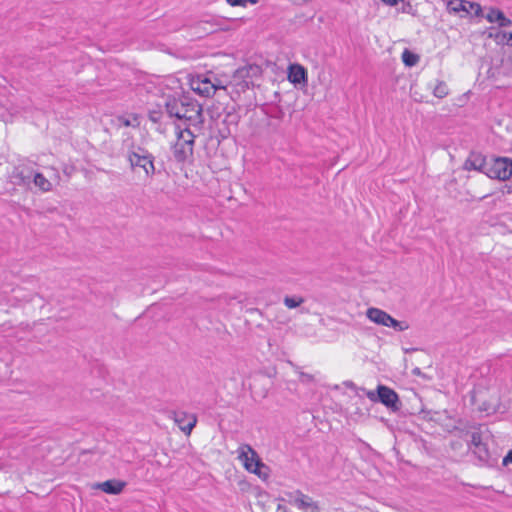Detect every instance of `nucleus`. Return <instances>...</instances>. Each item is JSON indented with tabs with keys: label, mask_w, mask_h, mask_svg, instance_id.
<instances>
[{
	"label": "nucleus",
	"mask_w": 512,
	"mask_h": 512,
	"mask_svg": "<svg viewBox=\"0 0 512 512\" xmlns=\"http://www.w3.org/2000/svg\"><path fill=\"white\" fill-rule=\"evenodd\" d=\"M485 18L490 23L497 22L500 27H509L512 24V21L498 8H490Z\"/></svg>",
	"instance_id": "18"
},
{
	"label": "nucleus",
	"mask_w": 512,
	"mask_h": 512,
	"mask_svg": "<svg viewBox=\"0 0 512 512\" xmlns=\"http://www.w3.org/2000/svg\"><path fill=\"white\" fill-rule=\"evenodd\" d=\"M165 111L169 117H174L178 120H185L190 123L202 122V106L195 100L188 96L182 97H167L165 104Z\"/></svg>",
	"instance_id": "1"
},
{
	"label": "nucleus",
	"mask_w": 512,
	"mask_h": 512,
	"mask_svg": "<svg viewBox=\"0 0 512 512\" xmlns=\"http://www.w3.org/2000/svg\"><path fill=\"white\" fill-rule=\"evenodd\" d=\"M226 2L232 6V7H236V6H241V7H244V3L242 0H226Z\"/></svg>",
	"instance_id": "29"
},
{
	"label": "nucleus",
	"mask_w": 512,
	"mask_h": 512,
	"mask_svg": "<svg viewBox=\"0 0 512 512\" xmlns=\"http://www.w3.org/2000/svg\"><path fill=\"white\" fill-rule=\"evenodd\" d=\"M304 302L303 297L298 296H285L284 304L286 307L293 309L299 307Z\"/></svg>",
	"instance_id": "25"
},
{
	"label": "nucleus",
	"mask_w": 512,
	"mask_h": 512,
	"mask_svg": "<svg viewBox=\"0 0 512 512\" xmlns=\"http://www.w3.org/2000/svg\"><path fill=\"white\" fill-rule=\"evenodd\" d=\"M239 450V458L243 461L246 470L259 477L267 476L263 469L268 470V467L261 461L257 452L251 446L244 445Z\"/></svg>",
	"instance_id": "6"
},
{
	"label": "nucleus",
	"mask_w": 512,
	"mask_h": 512,
	"mask_svg": "<svg viewBox=\"0 0 512 512\" xmlns=\"http://www.w3.org/2000/svg\"><path fill=\"white\" fill-rule=\"evenodd\" d=\"M123 124H124L125 126H127V127L131 125V124H130V121H129V120H127V119L123 121Z\"/></svg>",
	"instance_id": "37"
},
{
	"label": "nucleus",
	"mask_w": 512,
	"mask_h": 512,
	"mask_svg": "<svg viewBox=\"0 0 512 512\" xmlns=\"http://www.w3.org/2000/svg\"><path fill=\"white\" fill-rule=\"evenodd\" d=\"M290 503L302 512H320V507L310 496L300 490L288 494Z\"/></svg>",
	"instance_id": "11"
},
{
	"label": "nucleus",
	"mask_w": 512,
	"mask_h": 512,
	"mask_svg": "<svg viewBox=\"0 0 512 512\" xmlns=\"http://www.w3.org/2000/svg\"><path fill=\"white\" fill-rule=\"evenodd\" d=\"M262 68L257 64H248L239 67L232 75L231 83L238 93L245 92L254 87V79L261 77Z\"/></svg>",
	"instance_id": "3"
},
{
	"label": "nucleus",
	"mask_w": 512,
	"mask_h": 512,
	"mask_svg": "<svg viewBox=\"0 0 512 512\" xmlns=\"http://www.w3.org/2000/svg\"><path fill=\"white\" fill-rule=\"evenodd\" d=\"M174 421L179 429L186 435H190L196 426L197 417L195 414H189L183 411L174 412Z\"/></svg>",
	"instance_id": "15"
},
{
	"label": "nucleus",
	"mask_w": 512,
	"mask_h": 512,
	"mask_svg": "<svg viewBox=\"0 0 512 512\" xmlns=\"http://www.w3.org/2000/svg\"><path fill=\"white\" fill-rule=\"evenodd\" d=\"M470 447H473V453L480 462L489 464L490 452L487 443L483 441L481 432L473 431L471 433Z\"/></svg>",
	"instance_id": "12"
},
{
	"label": "nucleus",
	"mask_w": 512,
	"mask_h": 512,
	"mask_svg": "<svg viewBox=\"0 0 512 512\" xmlns=\"http://www.w3.org/2000/svg\"><path fill=\"white\" fill-rule=\"evenodd\" d=\"M177 129L178 141L173 146V156L177 162L183 163L189 155L193 154L195 135L189 128L181 130L177 127Z\"/></svg>",
	"instance_id": "5"
},
{
	"label": "nucleus",
	"mask_w": 512,
	"mask_h": 512,
	"mask_svg": "<svg viewBox=\"0 0 512 512\" xmlns=\"http://www.w3.org/2000/svg\"><path fill=\"white\" fill-rule=\"evenodd\" d=\"M368 319L378 325L392 327L396 331H405L409 328V325L406 321H398L393 318L387 312L379 309V308H368L366 313Z\"/></svg>",
	"instance_id": "7"
},
{
	"label": "nucleus",
	"mask_w": 512,
	"mask_h": 512,
	"mask_svg": "<svg viewBox=\"0 0 512 512\" xmlns=\"http://www.w3.org/2000/svg\"><path fill=\"white\" fill-rule=\"evenodd\" d=\"M506 45L512 47V32H509L507 35Z\"/></svg>",
	"instance_id": "33"
},
{
	"label": "nucleus",
	"mask_w": 512,
	"mask_h": 512,
	"mask_svg": "<svg viewBox=\"0 0 512 512\" xmlns=\"http://www.w3.org/2000/svg\"><path fill=\"white\" fill-rule=\"evenodd\" d=\"M216 24L212 22V20H200L191 26V28L195 29V33L198 34V37L201 38L205 35H209L216 31Z\"/></svg>",
	"instance_id": "19"
},
{
	"label": "nucleus",
	"mask_w": 512,
	"mask_h": 512,
	"mask_svg": "<svg viewBox=\"0 0 512 512\" xmlns=\"http://www.w3.org/2000/svg\"><path fill=\"white\" fill-rule=\"evenodd\" d=\"M509 158L501 156H490L488 158L485 175L491 179L500 181L509 180Z\"/></svg>",
	"instance_id": "8"
},
{
	"label": "nucleus",
	"mask_w": 512,
	"mask_h": 512,
	"mask_svg": "<svg viewBox=\"0 0 512 512\" xmlns=\"http://www.w3.org/2000/svg\"><path fill=\"white\" fill-rule=\"evenodd\" d=\"M360 390L365 393L371 402H379L393 412H397L401 409L402 404L398 394L395 390L386 385L379 384L374 391L366 390L365 388H360Z\"/></svg>",
	"instance_id": "2"
},
{
	"label": "nucleus",
	"mask_w": 512,
	"mask_h": 512,
	"mask_svg": "<svg viewBox=\"0 0 512 512\" xmlns=\"http://www.w3.org/2000/svg\"><path fill=\"white\" fill-rule=\"evenodd\" d=\"M280 123L281 122H278V121H275V120H269L267 125L268 127L271 129V131L273 132H279V129H280Z\"/></svg>",
	"instance_id": "28"
},
{
	"label": "nucleus",
	"mask_w": 512,
	"mask_h": 512,
	"mask_svg": "<svg viewBox=\"0 0 512 512\" xmlns=\"http://www.w3.org/2000/svg\"><path fill=\"white\" fill-rule=\"evenodd\" d=\"M154 160L155 157L147 149L140 146L128 152V161L131 168H142L145 175L150 178L156 174Z\"/></svg>",
	"instance_id": "4"
},
{
	"label": "nucleus",
	"mask_w": 512,
	"mask_h": 512,
	"mask_svg": "<svg viewBox=\"0 0 512 512\" xmlns=\"http://www.w3.org/2000/svg\"><path fill=\"white\" fill-rule=\"evenodd\" d=\"M508 463L512 464V450H510L507 455L503 459V464L507 465Z\"/></svg>",
	"instance_id": "31"
},
{
	"label": "nucleus",
	"mask_w": 512,
	"mask_h": 512,
	"mask_svg": "<svg viewBox=\"0 0 512 512\" xmlns=\"http://www.w3.org/2000/svg\"><path fill=\"white\" fill-rule=\"evenodd\" d=\"M34 184L39 187V189L43 192H48L52 188V184L50 181L42 174V173H35L32 176Z\"/></svg>",
	"instance_id": "21"
},
{
	"label": "nucleus",
	"mask_w": 512,
	"mask_h": 512,
	"mask_svg": "<svg viewBox=\"0 0 512 512\" xmlns=\"http://www.w3.org/2000/svg\"><path fill=\"white\" fill-rule=\"evenodd\" d=\"M508 33L500 30H495L494 32H489L488 37L495 39L497 44H506Z\"/></svg>",
	"instance_id": "26"
},
{
	"label": "nucleus",
	"mask_w": 512,
	"mask_h": 512,
	"mask_svg": "<svg viewBox=\"0 0 512 512\" xmlns=\"http://www.w3.org/2000/svg\"><path fill=\"white\" fill-rule=\"evenodd\" d=\"M344 384L349 389H353V390L358 389L357 386L352 381H346V382H344Z\"/></svg>",
	"instance_id": "32"
},
{
	"label": "nucleus",
	"mask_w": 512,
	"mask_h": 512,
	"mask_svg": "<svg viewBox=\"0 0 512 512\" xmlns=\"http://www.w3.org/2000/svg\"><path fill=\"white\" fill-rule=\"evenodd\" d=\"M148 119L153 123H160L162 119L161 110H150L148 112Z\"/></svg>",
	"instance_id": "27"
},
{
	"label": "nucleus",
	"mask_w": 512,
	"mask_h": 512,
	"mask_svg": "<svg viewBox=\"0 0 512 512\" xmlns=\"http://www.w3.org/2000/svg\"><path fill=\"white\" fill-rule=\"evenodd\" d=\"M243 3H244V7L246 6L247 3H250V4H257L258 3V0H242Z\"/></svg>",
	"instance_id": "35"
},
{
	"label": "nucleus",
	"mask_w": 512,
	"mask_h": 512,
	"mask_svg": "<svg viewBox=\"0 0 512 512\" xmlns=\"http://www.w3.org/2000/svg\"><path fill=\"white\" fill-rule=\"evenodd\" d=\"M126 483L121 480L116 479H110L107 481H104L102 483H99L97 487L101 489L103 492L110 494V495H118L120 494L123 489L125 488Z\"/></svg>",
	"instance_id": "17"
},
{
	"label": "nucleus",
	"mask_w": 512,
	"mask_h": 512,
	"mask_svg": "<svg viewBox=\"0 0 512 512\" xmlns=\"http://www.w3.org/2000/svg\"><path fill=\"white\" fill-rule=\"evenodd\" d=\"M488 158L480 152L472 151L465 160L463 168L467 171L475 170L485 174Z\"/></svg>",
	"instance_id": "14"
},
{
	"label": "nucleus",
	"mask_w": 512,
	"mask_h": 512,
	"mask_svg": "<svg viewBox=\"0 0 512 512\" xmlns=\"http://www.w3.org/2000/svg\"><path fill=\"white\" fill-rule=\"evenodd\" d=\"M266 115L268 116L269 120L281 122L284 118L285 113L281 107L277 105H272L266 109Z\"/></svg>",
	"instance_id": "23"
},
{
	"label": "nucleus",
	"mask_w": 512,
	"mask_h": 512,
	"mask_svg": "<svg viewBox=\"0 0 512 512\" xmlns=\"http://www.w3.org/2000/svg\"><path fill=\"white\" fill-rule=\"evenodd\" d=\"M191 88L203 97H211L218 89H225L219 81L214 82L207 75H197L195 78H192Z\"/></svg>",
	"instance_id": "10"
},
{
	"label": "nucleus",
	"mask_w": 512,
	"mask_h": 512,
	"mask_svg": "<svg viewBox=\"0 0 512 512\" xmlns=\"http://www.w3.org/2000/svg\"><path fill=\"white\" fill-rule=\"evenodd\" d=\"M33 170L26 165H18L14 167L9 174L10 182L18 186H28L31 183Z\"/></svg>",
	"instance_id": "13"
},
{
	"label": "nucleus",
	"mask_w": 512,
	"mask_h": 512,
	"mask_svg": "<svg viewBox=\"0 0 512 512\" xmlns=\"http://www.w3.org/2000/svg\"><path fill=\"white\" fill-rule=\"evenodd\" d=\"M508 172H509V179L512 178V159L509 158V168H508Z\"/></svg>",
	"instance_id": "34"
},
{
	"label": "nucleus",
	"mask_w": 512,
	"mask_h": 512,
	"mask_svg": "<svg viewBox=\"0 0 512 512\" xmlns=\"http://www.w3.org/2000/svg\"><path fill=\"white\" fill-rule=\"evenodd\" d=\"M447 11L450 14H459L460 17L480 16L482 7L479 3L467 0H450L447 2Z\"/></svg>",
	"instance_id": "9"
},
{
	"label": "nucleus",
	"mask_w": 512,
	"mask_h": 512,
	"mask_svg": "<svg viewBox=\"0 0 512 512\" xmlns=\"http://www.w3.org/2000/svg\"><path fill=\"white\" fill-rule=\"evenodd\" d=\"M419 60L420 56L407 48L402 52V61L407 67L415 66Z\"/></svg>",
	"instance_id": "22"
},
{
	"label": "nucleus",
	"mask_w": 512,
	"mask_h": 512,
	"mask_svg": "<svg viewBox=\"0 0 512 512\" xmlns=\"http://www.w3.org/2000/svg\"><path fill=\"white\" fill-rule=\"evenodd\" d=\"M300 379H301V381L311 382V381H313V376L302 372V373H300Z\"/></svg>",
	"instance_id": "30"
},
{
	"label": "nucleus",
	"mask_w": 512,
	"mask_h": 512,
	"mask_svg": "<svg viewBox=\"0 0 512 512\" xmlns=\"http://www.w3.org/2000/svg\"><path fill=\"white\" fill-rule=\"evenodd\" d=\"M240 121V115L235 109V107H231L230 109L225 108L224 110V118L222 120L223 124L226 125V129L228 133H230V127H237Z\"/></svg>",
	"instance_id": "20"
},
{
	"label": "nucleus",
	"mask_w": 512,
	"mask_h": 512,
	"mask_svg": "<svg viewBox=\"0 0 512 512\" xmlns=\"http://www.w3.org/2000/svg\"><path fill=\"white\" fill-rule=\"evenodd\" d=\"M449 89L444 81H439L433 89V95L437 98H444L448 95Z\"/></svg>",
	"instance_id": "24"
},
{
	"label": "nucleus",
	"mask_w": 512,
	"mask_h": 512,
	"mask_svg": "<svg viewBox=\"0 0 512 512\" xmlns=\"http://www.w3.org/2000/svg\"><path fill=\"white\" fill-rule=\"evenodd\" d=\"M288 80L297 85V84H307L308 82V73L305 67L300 64L294 63L290 64L288 67Z\"/></svg>",
	"instance_id": "16"
},
{
	"label": "nucleus",
	"mask_w": 512,
	"mask_h": 512,
	"mask_svg": "<svg viewBox=\"0 0 512 512\" xmlns=\"http://www.w3.org/2000/svg\"><path fill=\"white\" fill-rule=\"evenodd\" d=\"M413 373H414L415 375H419V374H420V369H419V368H415V369L413 370Z\"/></svg>",
	"instance_id": "36"
}]
</instances>
